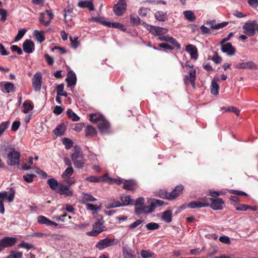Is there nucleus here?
Segmentation results:
<instances>
[{
  "mask_svg": "<svg viewBox=\"0 0 258 258\" xmlns=\"http://www.w3.org/2000/svg\"><path fill=\"white\" fill-rule=\"evenodd\" d=\"M15 194V189L13 187H11L9 192H0V213L4 214L5 212L4 200L7 199L9 202H12L14 200Z\"/></svg>",
  "mask_w": 258,
  "mask_h": 258,
  "instance_id": "f257e3e1",
  "label": "nucleus"
},
{
  "mask_svg": "<svg viewBox=\"0 0 258 258\" xmlns=\"http://www.w3.org/2000/svg\"><path fill=\"white\" fill-rule=\"evenodd\" d=\"M257 22L256 20H248L242 26L243 33L249 37L254 36L256 32Z\"/></svg>",
  "mask_w": 258,
  "mask_h": 258,
  "instance_id": "f03ea898",
  "label": "nucleus"
},
{
  "mask_svg": "<svg viewBox=\"0 0 258 258\" xmlns=\"http://www.w3.org/2000/svg\"><path fill=\"white\" fill-rule=\"evenodd\" d=\"M104 221L102 218L98 219L93 225V229L91 231L88 232L87 234L90 236H96L99 233L105 231L106 227L104 226Z\"/></svg>",
  "mask_w": 258,
  "mask_h": 258,
  "instance_id": "7ed1b4c3",
  "label": "nucleus"
},
{
  "mask_svg": "<svg viewBox=\"0 0 258 258\" xmlns=\"http://www.w3.org/2000/svg\"><path fill=\"white\" fill-rule=\"evenodd\" d=\"M118 243L117 239H110L105 238L103 239L100 240L96 244V247L100 250H102L105 248L116 245Z\"/></svg>",
  "mask_w": 258,
  "mask_h": 258,
  "instance_id": "20e7f679",
  "label": "nucleus"
},
{
  "mask_svg": "<svg viewBox=\"0 0 258 258\" xmlns=\"http://www.w3.org/2000/svg\"><path fill=\"white\" fill-rule=\"evenodd\" d=\"M71 159L75 167L82 168L84 165L82 153L79 151H76L71 155Z\"/></svg>",
  "mask_w": 258,
  "mask_h": 258,
  "instance_id": "39448f33",
  "label": "nucleus"
},
{
  "mask_svg": "<svg viewBox=\"0 0 258 258\" xmlns=\"http://www.w3.org/2000/svg\"><path fill=\"white\" fill-rule=\"evenodd\" d=\"M146 25V29L154 36H161L166 34L168 32V29L163 27L155 26L147 23H144Z\"/></svg>",
  "mask_w": 258,
  "mask_h": 258,
  "instance_id": "423d86ee",
  "label": "nucleus"
},
{
  "mask_svg": "<svg viewBox=\"0 0 258 258\" xmlns=\"http://www.w3.org/2000/svg\"><path fill=\"white\" fill-rule=\"evenodd\" d=\"M196 71L192 69L189 71L188 75L184 76L183 82L185 86H187L191 84L194 88L196 87Z\"/></svg>",
  "mask_w": 258,
  "mask_h": 258,
  "instance_id": "0eeeda50",
  "label": "nucleus"
},
{
  "mask_svg": "<svg viewBox=\"0 0 258 258\" xmlns=\"http://www.w3.org/2000/svg\"><path fill=\"white\" fill-rule=\"evenodd\" d=\"M209 206L214 210H220L223 209L224 202L220 198H207Z\"/></svg>",
  "mask_w": 258,
  "mask_h": 258,
  "instance_id": "6e6552de",
  "label": "nucleus"
},
{
  "mask_svg": "<svg viewBox=\"0 0 258 258\" xmlns=\"http://www.w3.org/2000/svg\"><path fill=\"white\" fill-rule=\"evenodd\" d=\"M209 203H208V201L206 197L202 198L199 199L196 201H192L187 204V207L189 208L195 209L200 208L202 207H209Z\"/></svg>",
  "mask_w": 258,
  "mask_h": 258,
  "instance_id": "1a4fd4ad",
  "label": "nucleus"
},
{
  "mask_svg": "<svg viewBox=\"0 0 258 258\" xmlns=\"http://www.w3.org/2000/svg\"><path fill=\"white\" fill-rule=\"evenodd\" d=\"M127 7V4L125 0H119L113 7V11L114 14L118 16H122L125 12Z\"/></svg>",
  "mask_w": 258,
  "mask_h": 258,
  "instance_id": "9d476101",
  "label": "nucleus"
},
{
  "mask_svg": "<svg viewBox=\"0 0 258 258\" xmlns=\"http://www.w3.org/2000/svg\"><path fill=\"white\" fill-rule=\"evenodd\" d=\"M6 158H8L7 164L11 166L18 165L20 163V154L16 151L15 149L12 151L10 155H8Z\"/></svg>",
  "mask_w": 258,
  "mask_h": 258,
  "instance_id": "9b49d317",
  "label": "nucleus"
},
{
  "mask_svg": "<svg viewBox=\"0 0 258 258\" xmlns=\"http://www.w3.org/2000/svg\"><path fill=\"white\" fill-rule=\"evenodd\" d=\"M42 77V74L40 72H37L34 74L32 79V86L36 92L39 91L41 89Z\"/></svg>",
  "mask_w": 258,
  "mask_h": 258,
  "instance_id": "f8f14e48",
  "label": "nucleus"
},
{
  "mask_svg": "<svg viewBox=\"0 0 258 258\" xmlns=\"http://www.w3.org/2000/svg\"><path fill=\"white\" fill-rule=\"evenodd\" d=\"M17 241V239L15 237H5L0 240V244L4 248L13 246L16 244Z\"/></svg>",
  "mask_w": 258,
  "mask_h": 258,
  "instance_id": "ddd939ff",
  "label": "nucleus"
},
{
  "mask_svg": "<svg viewBox=\"0 0 258 258\" xmlns=\"http://www.w3.org/2000/svg\"><path fill=\"white\" fill-rule=\"evenodd\" d=\"M98 127L100 132L104 134H108L110 132V125L109 122L104 117L98 123Z\"/></svg>",
  "mask_w": 258,
  "mask_h": 258,
  "instance_id": "4468645a",
  "label": "nucleus"
},
{
  "mask_svg": "<svg viewBox=\"0 0 258 258\" xmlns=\"http://www.w3.org/2000/svg\"><path fill=\"white\" fill-rule=\"evenodd\" d=\"M220 45L221 46V50L223 52L226 53L228 55L232 56L235 54L236 49L232 45L231 43H225Z\"/></svg>",
  "mask_w": 258,
  "mask_h": 258,
  "instance_id": "2eb2a0df",
  "label": "nucleus"
},
{
  "mask_svg": "<svg viewBox=\"0 0 258 258\" xmlns=\"http://www.w3.org/2000/svg\"><path fill=\"white\" fill-rule=\"evenodd\" d=\"M183 186L180 184L175 186L174 189L169 193L168 200L171 201L177 198L182 192Z\"/></svg>",
  "mask_w": 258,
  "mask_h": 258,
  "instance_id": "dca6fc26",
  "label": "nucleus"
},
{
  "mask_svg": "<svg viewBox=\"0 0 258 258\" xmlns=\"http://www.w3.org/2000/svg\"><path fill=\"white\" fill-rule=\"evenodd\" d=\"M15 148L9 144H4L0 147V155L4 158H6L8 155H10L12 151H13Z\"/></svg>",
  "mask_w": 258,
  "mask_h": 258,
  "instance_id": "f3484780",
  "label": "nucleus"
},
{
  "mask_svg": "<svg viewBox=\"0 0 258 258\" xmlns=\"http://www.w3.org/2000/svg\"><path fill=\"white\" fill-rule=\"evenodd\" d=\"M24 51L27 53H32L34 50V43L29 39H26L23 44Z\"/></svg>",
  "mask_w": 258,
  "mask_h": 258,
  "instance_id": "a211bd4d",
  "label": "nucleus"
},
{
  "mask_svg": "<svg viewBox=\"0 0 258 258\" xmlns=\"http://www.w3.org/2000/svg\"><path fill=\"white\" fill-rule=\"evenodd\" d=\"M137 184L134 180H127L123 182L122 188L127 190H134L137 188Z\"/></svg>",
  "mask_w": 258,
  "mask_h": 258,
  "instance_id": "6ab92c4d",
  "label": "nucleus"
},
{
  "mask_svg": "<svg viewBox=\"0 0 258 258\" xmlns=\"http://www.w3.org/2000/svg\"><path fill=\"white\" fill-rule=\"evenodd\" d=\"M185 50L189 53L190 57L196 60L198 57V49L195 45L188 44L186 46Z\"/></svg>",
  "mask_w": 258,
  "mask_h": 258,
  "instance_id": "aec40b11",
  "label": "nucleus"
},
{
  "mask_svg": "<svg viewBox=\"0 0 258 258\" xmlns=\"http://www.w3.org/2000/svg\"><path fill=\"white\" fill-rule=\"evenodd\" d=\"M135 212L137 215H141L142 213L145 214H149L152 213L153 212V209L151 208V205L148 206H144V205L140 207V208H135Z\"/></svg>",
  "mask_w": 258,
  "mask_h": 258,
  "instance_id": "412c9836",
  "label": "nucleus"
},
{
  "mask_svg": "<svg viewBox=\"0 0 258 258\" xmlns=\"http://www.w3.org/2000/svg\"><path fill=\"white\" fill-rule=\"evenodd\" d=\"M103 25L107 26L109 28H117L123 32L126 31V28L123 25L117 22H104Z\"/></svg>",
  "mask_w": 258,
  "mask_h": 258,
  "instance_id": "4be33fe9",
  "label": "nucleus"
},
{
  "mask_svg": "<svg viewBox=\"0 0 258 258\" xmlns=\"http://www.w3.org/2000/svg\"><path fill=\"white\" fill-rule=\"evenodd\" d=\"M66 81L67 82L68 87L75 85L77 82V77L75 73L73 71H70Z\"/></svg>",
  "mask_w": 258,
  "mask_h": 258,
  "instance_id": "5701e85b",
  "label": "nucleus"
},
{
  "mask_svg": "<svg viewBox=\"0 0 258 258\" xmlns=\"http://www.w3.org/2000/svg\"><path fill=\"white\" fill-rule=\"evenodd\" d=\"M56 192L60 195H64L67 196H70L73 195L72 191L69 190V186L61 184H59Z\"/></svg>",
  "mask_w": 258,
  "mask_h": 258,
  "instance_id": "b1692460",
  "label": "nucleus"
},
{
  "mask_svg": "<svg viewBox=\"0 0 258 258\" xmlns=\"http://www.w3.org/2000/svg\"><path fill=\"white\" fill-rule=\"evenodd\" d=\"M255 67V64L252 61L239 63L236 66V68L238 69H253Z\"/></svg>",
  "mask_w": 258,
  "mask_h": 258,
  "instance_id": "393cba45",
  "label": "nucleus"
},
{
  "mask_svg": "<svg viewBox=\"0 0 258 258\" xmlns=\"http://www.w3.org/2000/svg\"><path fill=\"white\" fill-rule=\"evenodd\" d=\"M122 255L124 258H137L135 251L124 247H122Z\"/></svg>",
  "mask_w": 258,
  "mask_h": 258,
  "instance_id": "a878e982",
  "label": "nucleus"
},
{
  "mask_svg": "<svg viewBox=\"0 0 258 258\" xmlns=\"http://www.w3.org/2000/svg\"><path fill=\"white\" fill-rule=\"evenodd\" d=\"M215 22V20L207 21L206 24L209 25L212 29L218 30L220 28L226 27L228 24V22H224L218 24H214Z\"/></svg>",
  "mask_w": 258,
  "mask_h": 258,
  "instance_id": "bb28decb",
  "label": "nucleus"
},
{
  "mask_svg": "<svg viewBox=\"0 0 258 258\" xmlns=\"http://www.w3.org/2000/svg\"><path fill=\"white\" fill-rule=\"evenodd\" d=\"M104 182H106L110 183H115L117 185H120L123 183V180L120 178H112L108 176L107 174L104 175Z\"/></svg>",
  "mask_w": 258,
  "mask_h": 258,
  "instance_id": "cd10ccee",
  "label": "nucleus"
},
{
  "mask_svg": "<svg viewBox=\"0 0 258 258\" xmlns=\"http://www.w3.org/2000/svg\"><path fill=\"white\" fill-rule=\"evenodd\" d=\"M66 130V125L64 123L58 125L54 130L53 133L57 136H61L64 135Z\"/></svg>",
  "mask_w": 258,
  "mask_h": 258,
  "instance_id": "c85d7f7f",
  "label": "nucleus"
},
{
  "mask_svg": "<svg viewBox=\"0 0 258 258\" xmlns=\"http://www.w3.org/2000/svg\"><path fill=\"white\" fill-rule=\"evenodd\" d=\"M154 16L159 21L164 22L167 19V13L161 11L156 12Z\"/></svg>",
  "mask_w": 258,
  "mask_h": 258,
  "instance_id": "c756f323",
  "label": "nucleus"
},
{
  "mask_svg": "<svg viewBox=\"0 0 258 258\" xmlns=\"http://www.w3.org/2000/svg\"><path fill=\"white\" fill-rule=\"evenodd\" d=\"M120 201L122 206H126L128 205H133L134 200H132L130 196H120Z\"/></svg>",
  "mask_w": 258,
  "mask_h": 258,
  "instance_id": "7c9ffc66",
  "label": "nucleus"
},
{
  "mask_svg": "<svg viewBox=\"0 0 258 258\" xmlns=\"http://www.w3.org/2000/svg\"><path fill=\"white\" fill-rule=\"evenodd\" d=\"M78 6L80 8H88L90 11H93L94 7L91 1H80L78 3Z\"/></svg>",
  "mask_w": 258,
  "mask_h": 258,
  "instance_id": "2f4dec72",
  "label": "nucleus"
},
{
  "mask_svg": "<svg viewBox=\"0 0 258 258\" xmlns=\"http://www.w3.org/2000/svg\"><path fill=\"white\" fill-rule=\"evenodd\" d=\"M45 33V31H38L35 30L34 31V35L37 40L40 43L42 42L45 39V36L44 35Z\"/></svg>",
  "mask_w": 258,
  "mask_h": 258,
  "instance_id": "473e14b6",
  "label": "nucleus"
},
{
  "mask_svg": "<svg viewBox=\"0 0 258 258\" xmlns=\"http://www.w3.org/2000/svg\"><path fill=\"white\" fill-rule=\"evenodd\" d=\"M172 213L171 210H166L164 211L162 215V219L167 223H170L172 221Z\"/></svg>",
  "mask_w": 258,
  "mask_h": 258,
  "instance_id": "72a5a7b5",
  "label": "nucleus"
},
{
  "mask_svg": "<svg viewBox=\"0 0 258 258\" xmlns=\"http://www.w3.org/2000/svg\"><path fill=\"white\" fill-rule=\"evenodd\" d=\"M47 184L52 190H55V191H56L59 184L58 181L55 179L53 178L49 179L47 180Z\"/></svg>",
  "mask_w": 258,
  "mask_h": 258,
  "instance_id": "f704fd0d",
  "label": "nucleus"
},
{
  "mask_svg": "<svg viewBox=\"0 0 258 258\" xmlns=\"http://www.w3.org/2000/svg\"><path fill=\"white\" fill-rule=\"evenodd\" d=\"M164 203V202L160 200L152 199L151 201L150 205L154 212L156 208L162 206Z\"/></svg>",
  "mask_w": 258,
  "mask_h": 258,
  "instance_id": "c9c22d12",
  "label": "nucleus"
},
{
  "mask_svg": "<svg viewBox=\"0 0 258 258\" xmlns=\"http://www.w3.org/2000/svg\"><path fill=\"white\" fill-rule=\"evenodd\" d=\"M183 15L185 18L189 22H194L196 19V17L194 15V12L191 11H184Z\"/></svg>",
  "mask_w": 258,
  "mask_h": 258,
  "instance_id": "e433bc0d",
  "label": "nucleus"
},
{
  "mask_svg": "<svg viewBox=\"0 0 258 258\" xmlns=\"http://www.w3.org/2000/svg\"><path fill=\"white\" fill-rule=\"evenodd\" d=\"M221 109L225 112H232L235 113L237 116H238L240 114V110L237 107L232 106H228L227 107H223Z\"/></svg>",
  "mask_w": 258,
  "mask_h": 258,
  "instance_id": "4c0bfd02",
  "label": "nucleus"
},
{
  "mask_svg": "<svg viewBox=\"0 0 258 258\" xmlns=\"http://www.w3.org/2000/svg\"><path fill=\"white\" fill-rule=\"evenodd\" d=\"M67 114L68 117L73 121H77L80 119V117L71 109H68L67 110Z\"/></svg>",
  "mask_w": 258,
  "mask_h": 258,
  "instance_id": "58836bf2",
  "label": "nucleus"
},
{
  "mask_svg": "<svg viewBox=\"0 0 258 258\" xmlns=\"http://www.w3.org/2000/svg\"><path fill=\"white\" fill-rule=\"evenodd\" d=\"M96 134V130L91 125H88L86 129L85 135L87 137H93Z\"/></svg>",
  "mask_w": 258,
  "mask_h": 258,
  "instance_id": "ea45409f",
  "label": "nucleus"
},
{
  "mask_svg": "<svg viewBox=\"0 0 258 258\" xmlns=\"http://www.w3.org/2000/svg\"><path fill=\"white\" fill-rule=\"evenodd\" d=\"M74 172V169L72 167H69L67 168L61 175V177L63 179H67L73 174Z\"/></svg>",
  "mask_w": 258,
  "mask_h": 258,
  "instance_id": "a19ab883",
  "label": "nucleus"
},
{
  "mask_svg": "<svg viewBox=\"0 0 258 258\" xmlns=\"http://www.w3.org/2000/svg\"><path fill=\"white\" fill-rule=\"evenodd\" d=\"M104 175L101 177H97L95 176H90L86 178L88 181L91 182H99L101 181H103Z\"/></svg>",
  "mask_w": 258,
  "mask_h": 258,
  "instance_id": "79ce46f5",
  "label": "nucleus"
},
{
  "mask_svg": "<svg viewBox=\"0 0 258 258\" xmlns=\"http://www.w3.org/2000/svg\"><path fill=\"white\" fill-rule=\"evenodd\" d=\"M37 222L40 224H44L48 226L50 220L44 216L40 215L37 217Z\"/></svg>",
  "mask_w": 258,
  "mask_h": 258,
  "instance_id": "37998d69",
  "label": "nucleus"
},
{
  "mask_svg": "<svg viewBox=\"0 0 258 258\" xmlns=\"http://www.w3.org/2000/svg\"><path fill=\"white\" fill-rule=\"evenodd\" d=\"M23 252L19 251L12 250L6 258H22Z\"/></svg>",
  "mask_w": 258,
  "mask_h": 258,
  "instance_id": "c03bdc74",
  "label": "nucleus"
},
{
  "mask_svg": "<svg viewBox=\"0 0 258 258\" xmlns=\"http://www.w3.org/2000/svg\"><path fill=\"white\" fill-rule=\"evenodd\" d=\"M103 116L101 115H97L96 114H91L90 115V120L92 122H99L103 118Z\"/></svg>",
  "mask_w": 258,
  "mask_h": 258,
  "instance_id": "a18cd8bd",
  "label": "nucleus"
},
{
  "mask_svg": "<svg viewBox=\"0 0 258 258\" xmlns=\"http://www.w3.org/2000/svg\"><path fill=\"white\" fill-rule=\"evenodd\" d=\"M62 144L65 146V148L67 150H69L73 146V142L69 138H65L62 140Z\"/></svg>",
  "mask_w": 258,
  "mask_h": 258,
  "instance_id": "49530a36",
  "label": "nucleus"
},
{
  "mask_svg": "<svg viewBox=\"0 0 258 258\" xmlns=\"http://www.w3.org/2000/svg\"><path fill=\"white\" fill-rule=\"evenodd\" d=\"M24 110L23 112L24 113H27L29 111L32 110L33 109V105L31 104L29 101H25L23 103Z\"/></svg>",
  "mask_w": 258,
  "mask_h": 258,
  "instance_id": "de8ad7c7",
  "label": "nucleus"
},
{
  "mask_svg": "<svg viewBox=\"0 0 258 258\" xmlns=\"http://www.w3.org/2000/svg\"><path fill=\"white\" fill-rule=\"evenodd\" d=\"M211 93L213 95H216L218 94V90H219V86L218 85V84L214 82V81H212V84H211Z\"/></svg>",
  "mask_w": 258,
  "mask_h": 258,
  "instance_id": "09e8293b",
  "label": "nucleus"
},
{
  "mask_svg": "<svg viewBox=\"0 0 258 258\" xmlns=\"http://www.w3.org/2000/svg\"><path fill=\"white\" fill-rule=\"evenodd\" d=\"M144 203V198L143 197H139L136 199L135 202L134 201V205L135 206V208H140V207L142 206Z\"/></svg>",
  "mask_w": 258,
  "mask_h": 258,
  "instance_id": "8fccbe9b",
  "label": "nucleus"
},
{
  "mask_svg": "<svg viewBox=\"0 0 258 258\" xmlns=\"http://www.w3.org/2000/svg\"><path fill=\"white\" fill-rule=\"evenodd\" d=\"M96 199L94 198L92 195L85 194L82 197V201L84 202H93L96 201Z\"/></svg>",
  "mask_w": 258,
  "mask_h": 258,
  "instance_id": "3c124183",
  "label": "nucleus"
},
{
  "mask_svg": "<svg viewBox=\"0 0 258 258\" xmlns=\"http://www.w3.org/2000/svg\"><path fill=\"white\" fill-rule=\"evenodd\" d=\"M26 32L27 31L25 29L19 30L17 35L15 37L14 41H18L20 40L24 36Z\"/></svg>",
  "mask_w": 258,
  "mask_h": 258,
  "instance_id": "603ef678",
  "label": "nucleus"
},
{
  "mask_svg": "<svg viewBox=\"0 0 258 258\" xmlns=\"http://www.w3.org/2000/svg\"><path fill=\"white\" fill-rule=\"evenodd\" d=\"M35 176V175L33 174H27L23 176V178L26 182L31 183L33 182Z\"/></svg>",
  "mask_w": 258,
  "mask_h": 258,
  "instance_id": "864d4df0",
  "label": "nucleus"
},
{
  "mask_svg": "<svg viewBox=\"0 0 258 258\" xmlns=\"http://www.w3.org/2000/svg\"><path fill=\"white\" fill-rule=\"evenodd\" d=\"M10 124V122L4 121L0 124V136H1L5 130L8 127Z\"/></svg>",
  "mask_w": 258,
  "mask_h": 258,
  "instance_id": "5fc2aeb1",
  "label": "nucleus"
},
{
  "mask_svg": "<svg viewBox=\"0 0 258 258\" xmlns=\"http://www.w3.org/2000/svg\"><path fill=\"white\" fill-rule=\"evenodd\" d=\"M4 88L7 93H10L13 91L14 85L11 82H7L4 85Z\"/></svg>",
  "mask_w": 258,
  "mask_h": 258,
  "instance_id": "6e6d98bb",
  "label": "nucleus"
},
{
  "mask_svg": "<svg viewBox=\"0 0 258 258\" xmlns=\"http://www.w3.org/2000/svg\"><path fill=\"white\" fill-rule=\"evenodd\" d=\"M130 20L131 23L134 25H139L141 23V19L138 16H134L132 15L130 16Z\"/></svg>",
  "mask_w": 258,
  "mask_h": 258,
  "instance_id": "4d7b16f0",
  "label": "nucleus"
},
{
  "mask_svg": "<svg viewBox=\"0 0 258 258\" xmlns=\"http://www.w3.org/2000/svg\"><path fill=\"white\" fill-rule=\"evenodd\" d=\"M168 42L172 44L175 47L177 48L178 49H180V45L177 42L176 40L174 39L172 37H169Z\"/></svg>",
  "mask_w": 258,
  "mask_h": 258,
  "instance_id": "13d9d810",
  "label": "nucleus"
},
{
  "mask_svg": "<svg viewBox=\"0 0 258 258\" xmlns=\"http://www.w3.org/2000/svg\"><path fill=\"white\" fill-rule=\"evenodd\" d=\"M157 195L162 199L168 200L169 193L165 190L161 189L158 191Z\"/></svg>",
  "mask_w": 258,
  "mask_h": 258,
  "instance_id": "bf43d9fd",
  "label": "nucleus"
},
{
  "mask_svg": "<svg viewBox=\"0 0 258 258\" xmlns=\"http://www.w3.org/2000/svg\"><path fill=\"white\" fill-rule=\"evenodd\" d=\"M146 228L150 230H154L157 229L159 227L158 224L156 223H149L146 225Z\"/></svg>",
  "mask_w": 258,
  "mask_h": 258,
  "instance_id": "052dcab7",
  "label": "nucleus"
},
{
  "mask_svg": "<svg viewBox=\"0 0 258 258\" xmlns=\"http://www.w3.org/2000/svg\"><path fill=\"white\" fill-rule=\"evenodd\" d=\"M70 40L71 42L72 47L76 48L79 45V43L78 41V37L73 38L72 36L70 37Z\"/></svg>",
  "mask_w": 258,
  "mask_h": 258,
  "instance_id": "680f3d73",
  "label": "nucleus"
},
{
  "mask_svg": "<svg viewBox=\"0 0 258 258\" xmlns=\"http://www.w3.org/2000/svg\"><path fill=\"white\" fill-rule=\"evenodd\" d=\"M154 253L150 251L142 250L141 252V255L143 258H149L152 257Z\"/></svg>",
  "mask_w": 258,
  "mask_h": 258,
  "instance_id": "e2e57ef3",
  "label": "nucleus"
},
{
  "mask_svg": "<svg viewBox=\"0 0 258 258\" xmlns=\"http://www.w3.org/2000/svg\"><path fill=\"white\" fill-rule=\"evenodd\" d=\"M19 247L21 248H26L27 250H29L33 247V245L31 244H29L27 242H25L24 241H22L19 245Z\"/></svg>",
  "mask_w": 258,
  "mask_h": 258,
  "instance_id": "0e129e2a",
  "label": "nucleus"
},
{
  "mask_svg": "<svg viewBox=\"0 0 258 258\" xmlns=\"http://www.w3.org/2000/svg\"><path fill=\"white\" fill-rule=\"evenodd\" d=\"M8 13L6 10L0 8L1 21L5 22L7 19Z\"/></svg>",
  "mask_w": 258,
  "mask_h": 258,
  "instance_id": "69168bd1",
  "label": "nucleus"
},
{
  "mask_svg": "<svg viewBox=\"0 0 258 258\" xmlns=\"http://www.w3.org/2000/svg\"><path fill=\"white\" fill-rule=\"evenodd\" d=\"M143 222L142 220H137L135 222H134L132 224L128 225L127 226L128 229H133L138 226L140 224H141Z\"/></svg>",
  "mask_w": 258,
  "mask_h": 258,
  "instance_id": "338daca9",
  "label": "nucleus"
},
{
  "mask_svg": "<svg viewBox=\"0 0 258 258\" xmlns=\"http://www.w3.org/2000/svg\"><path fill=\"white\" fill-rule=\"evenodd\" d=\"M149 10H150V9H149L147 8L141 7L139 9L138 13L141 16L145 17L147 16L148 12Z\"/></svg>",
  "mask_w": 258,
  "mask_h": 258,
  "instance_id": "774afa93",
  "label": "nucleus"
}]
</instances>
